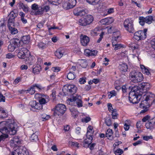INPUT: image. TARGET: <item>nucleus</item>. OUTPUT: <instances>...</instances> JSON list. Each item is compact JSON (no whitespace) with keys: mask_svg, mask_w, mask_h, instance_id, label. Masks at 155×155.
<instances>
[{"mask_svg":"<svg viewBox=\"0 0 155 155\" xmlns=\"http://www.w3.org/2000/svg\"><path fill=\"white\" fill-rule=\"evenodd\" d=\"M68 2H65L63 4V7L64 9H71L75 6L76 3V0H68Z\"/></svg>","mask_w":155,"mask_h":155,"instance_id":"obj_14","label":"nucleus"},{"mask_svg":"<svg viewBox=\"0 0 155 155\" xmlns=\"http://www.w3.org/2000/svg\"><path fill=\"white\" fill-rule=\"evenodd\" d=\"M91 52V50L88 49H86L84 50V53L85 55L90 56Z\"/></svg>","mask_w":155,"mask_h":155,"instance_id":"obj_62","label":"nucleus"},{"mask_svg":"<svg viewBox=\"0 0 155 155\" xmlns=\"http://www.w3.org/2000/svg\"><path fill=\"white\" fill-rule=\"evenodd\" d=\"M51 5H45L42 7H39L37 4L34 3L32 5L31 8L32 10H49Z\"/></svg>","mask_w":155,"mask_h":155,"instance_id":"obj_19","label":"nucleus"},{"mask_svg":"<svg viewBox=\"0 0 155 155\" xmlns=\"http://www.w3.org/2000/svg\"><path fill=\"white\" fill-rule=\"evenodd\" d=\"M37 132H35L33 134L31 137L30 139L31 140L33 141H36L38 140V137Z\"/></svg>","mask_w":155,"mask_h":155,"instance_id":"obj_43","label":"nucleus"},{"mask_svg":"<svg viewBox=\"0 0 155 155\" xmlns=\"http://www.w3.org/2000/svg\"><path fill=\"white\" fill-rule=\"evenodd\" d=\"M15 48H16L14 46L10 43V44L8 46V50L10 51H13Z\"/></svg>","mask_w":155,"mask_h":155,"instance_id":"obj_52","label":"nucleus"},{"mask_svg":"<svg viewBox=\"0 0 155 155\" xmlns=\"http://www.w3.org/2000/svg\"><path fill=\"white\" fill-rule=\"evenodd\" d=\"M17 10H12L9 14L8 16L10 17L8 21L10 19H14L13 22L14 23L15 18L18 15Z\"/></svg>","mask_w":155,"mask_h":155,"instance_id":"obj_23","label":"nucleus"},{"mask_svg":"<svg viewBox=\"0 0 155 155\" xmlns=\"http://www.w3.org/2000/svg\"><path fill=\"white\" fill-rule=\"evenodd\" d=\"M38 46L40 48H44L46 47V45L41 42L39 43Z\"/></svg>","mask_w":155,"mask_h":155,"instance_id":"obj_59","label":"nucleus"},{"mask_svg":"<svg viewBox=\"0 0 155 155\" xmlns=\"http://www.w3.org/2000/svg\"><path fill=\"white\" fill-rule=\"evenodd\" d=\"M67 103L69 105L77 106L79 107H82L83 106L81 97L78 95L73 96L71 98H68L67 100Z\"/></svg>","mask_w":155,"mask_h":155,"instance_id":"obj_3","label":"nucleus"},{"mask_svg":"<svg viewBox=\"0 0 155 155\" xmlns=\"http://www.w3.org/2000/svg\"><path fill=\"white\" fill-rule=\"evenodd\" d=\"M147 29H144L143 31H139L136 32L134 35V38L137 41L145 39L147 37Z\"/></svg>","mask_w":155,"mask_h":155,"instance_id":"obj_9","label":"nucleus"},{"mask_svg":"<svg viewBox=\"0 0 155 155\" xmlns=\"http://www.w3.org/2000/svg\"><path fill=\"white\" fill-rule=\"evenodd\" d=\"M150 44L152 48L155 50V38L152 39L151 40Z\"/></svg>","mask_w":155,"mask_h":155,"instance_id":"obj_54","label":"nucleus"},{"mask_svg":"<svg viewBox=\"0 0 155 155\" xmlns=\"http://www.w3.org/2000/svg\"><path fill=\"white\" fill-rule=\"evenodd\" d=\"M7 115L5 111L2 108H0V118H5Z\"/></svg>","mask_w":155,"mask_h":155,"instance_id":"obj_42","label":"nucleus"},{"mask_svg":"<svg viewBox=\"0 0 155 155\" xmlns=\"http://www.w3.org/2000/svg\"><path fill=\"white\" fill-rule=\"evenodd\" d=\"M134 21L131 19H127L124 21V27L127 31L133 33L134 31Z\"/></svg>","mask_w":155,"mask_h":155,"instance_id":"obj_7","label":"nucleus"},{"mask_svg":"<svg viewBox=\"0 0 155 155\" xmlns=\"http://www.w3.org/2000/svg\"><path fill=\"white\" fill-rule=\"evenodd\" d=\"M74 14L77 16H82L85 14L84 10H74Z\"/></svg>","mask_w":155,"mask_h":155,"instance_id":"obj_32","label":"nucleus"},{"mask_svg":"<svg viewBox=\"0 0 155 155\" xmlns=\"http://www.w3.org/2000/svg\"><path fill=\"white\" fill-rule=\"evenodd\" d=\"M30 55V52L26 48H23L18 51L17 56L20 59H24Z\"/></svg>","mask_w":155,"mask_h":155,"instance_id":"obj_12","label":"nucleus"},{"mask_svg":"<svg viewBox=\"0 0 155 155\" xmlns=\"http://www.w3.org/2000/svg\"><path fill=\"white\" fill-rule=\"evenodd\" d=\"M145 18L146 23L148 24H151L153 20V17L151 16H147Z\"/></svg>","mask_w":155,"mask_h":155,"instance_id":"obj_39","label":"nucleus"},{"mask_svg":"<svg viewBox=\"0 0 155 155\" xmlns=\"http://www.w3.org/2000/svg\"><path fill=\"white\" fill-rule=\"evenodd\" d=\"M40 68L38 67H35L33 68L32 71L35 74H38L40 71Z\"/></svg>","mask_w":155,"mask_h":155,"instance_id":"obj_55","label":"nucleus"},{"mask_svg":"<svg viewBox=\"0 0 155 155\" xmlns=\"http://www.w3.org/2000/svg\"><path fill=\"white\" fill-rule=\"evenodd\" d=\"M29 105L32 108L38 110H40L42 108V105L39 103L36 102L35 101H30Z\"/></svg>","mask_w":155,"mask_h":155,"instance_id":"obj_18","label":"nucleus"},{"mask_svg":"<svg viewBox=\"0 0 155 155\" xmlns=\"http://www.w3.org/2000/svg\"><path fill=\"white\" fill-rule=\"evenodd\" d=\"M50 117L49 115H47L45 114H43L41 115V119L43 121H46L48 120Z\"/></svg>","mask_w":155,"mask_h":155,"instance_id":"obj_41","label":"nucleus"},{"mask_svg":"<svg viewBox=\"0 0 155 155\" xmlns=\"http://www.w3.org/2000/svg\"><path fill=\"white\" fill-rule=\"evenodd\" d=\"M11 155H29L28 152L25 148L20 147L11 152Z\"/></svg>","mask_w":155,"mask_h":155,"instance_id":"obj_13","label":"nucleus"},{"mask_svg":"<svg viewBox=\"0 0 155 155\" xmlns=\"http://www.w3.org/2000/svg\"><path fill=\"white\" fill-rule=\"evenodd\" d=\"M41 88V87L40 85L38 84H35L31 86L27 90H25V91L26 93H28L31 94H32L35 93L36 89H40Z\"/></svg>","mask_w":155,"mask_h":155,"instance_id":"obj_16","label":"nucleus"},{"mask_svg":"<svg viewBox=\"0 0 155 155\" xmlns=\"http://www.w3.org/2000/svg\"><path fill=\"white\" fill-rule=\"evenodd\" d=\"M94 20L93 16L91 15H87L79 19V23L82 26H86L91 23Z\"/></svg>","mask_w":155,"mask_h":155,"instance_id":"obj_6","label":"nucleus"},{"mask_svg":"<svg viewBox=\"0 0 155 155\" xmlns=\"http://www.w3.org/2000/svg\"><path fill=\"white\" fill-rule=\"evenodd\" d=\"M99 30L98 28H95L91 31V34L92 36H95L99 34Z\"/></svg>","mask_w":155,"mask_h":155,"instance_id":"obj_40","label":"nucleus"},{"mask_svg":"<svg viewBox=\"0 0 155 155\" xmlns=\"http://www.w3.org/2000/svg\"><path fill=\"white\" fill-rule=\"evenodd\" d=\"M150 117L149 116L147 115L144 117L142 119V121L143 122H145L147 121H150Z\"/></svg>","mask_w":155,"mask_h":155,"instance_id":"obj_60","label":"nucleus"},{"mask_svg":"<svg viewBox=\"0 0 155 155\" xmlns=\"http://www.w3.org/2000/svg\"><path fill=\"white\" fill-rule=\"evenodd\" d=\"M70 144L71 145V146L76 147L77 148H79L80 147V145L79 143L76 142H70Z\"/></svg>","mask_w":155,"mask_h":155,"instance_id":"obj_50","label":"nucleus"},{"mask_svg":"<svg viewBox=\"0 0 155 155\" xmlns=\"http://www.w3.org/2000/svg\"><path fill=\"white\" fill-rule=\"evenodd\" d=\"M18 126L14 121L9 119L7 121L0 123V132L2 134L0 136V142L8 137V134H15L17 131Z\"/></svg>","mask_w":155,"mask_h":155,"instance_id":"obj_2","label":"nucleus"},{"mask_svg":"<svg viewBox=\"0 0 155 155\" xmlns=\"http://www.w3.org/2000/svg\"><path fill=\"white\" fill-rule=\"evenodd\" d=\"M114 21L112 18H107L101 20L100 23L102 25H109L112 23Z\"/></svg>","mask_w":155,"mask_h":155,"instance_id":"obj_21","label":"nucleus"},{"mask_svg":"<svg viewBox=\"0 0 155 155\" xmlns=\"http://www.w3.org/2000/svg\"><path fill=\"white\" fill-rule=\"evenodd\" d=\"M124 152L120 148L117 149L115 151V154L116 155H120L122 154Z\"/></svg>","mask_w":155,"mask_h":155,"instance_id":"obj_53","label":"nucleus"},{"mask_svg":"<svg viewBox=\"0 0 155 155\" xmlns=\"http://www.w3.org/2000/svg\"><path fill=\"white\" fill-rule=\"evenodd\" d=\"M108 108L109 111L110 112H112L115 109H114L112 107V104L110 103L108 104Z\"/></svg>","mask_w":155,"mask_h":155,"instance_id":"obj_58","label":"nucleus"},{"mask_svg":"<svg viewBox=\"0 0 155 155\" xmlns=\"http://www.w3.org/2000/svg\"><path fill=\"white\" fill-rule=\"evenodd\" d=\"M114 43H113L112 45L113 48H114V50L115 51L120 49L123 47V45L121 44H114Z\"/></svg>","mask_w":155,"mask_h":155,"instance_id":"obj_37","label":"nucleus"},{"mask_svg":"<svg viewBox=\"0 0 155 155\" xmlns=\"http://www.w3.org/2000/svg\"><path fill=\"white\" fill-rule=\"evenodd\" d=\"M108 94L109 98H110L116 95V93L114 90L110 92H108Z\"/></svg>","mask_w":155,"mask_h":155,"instance_id":"obj_47","label":"nucleus"},{"mask_svg":"<svg viewBox=\"0 0 155 155\" xmlns=\"http://www.w3.org/2000/svg\"><path fill=\"white\" fill-rule=\"evenodd\" d=\"M49 101V97L47 95H43L41 99H40L39 103L42 105L47 103Z\"/></svg>","mask_w":155,"mask_h":155,"instance_id":"obj_22","label":"nucleus"},{"mask_svg":"<svg viewBox=\"0 0 155 155\" xmlns=\"http://www.w3.org/2000/svg\"><path fill=\"white\" fill-rule=\"evenodd\" d=\"M147 129L151 130L154 128V125L153 123L150 121H148L146 124L145 125Z\"/></svg>","mask_w":155,"mask_h":155,"instance_id":"obj_33","label":"nucleus"},{"mask_svg":"<svg viewBox=\"0 0 155 155\" xmlns=\"http://www.w3.org/2000/svg\"><path fill=\"white\" fill-rule=\"evenodd\" d=\"M151 87V85L148 82H143L139 84L138 87H133L129 94V99L130 102L133 104L138 103L142 95L144 97L147 96L148 93H145Z\"/></svg>","mask_w":155,"mask_h":155,"instance_id":"obj_1","label":"nucleus"},{"mask_svg":"<svg viewBox=\"0 0 155 155\" xmlns=\"http://www.w3.org/2000/svg\"><path fill=\"white\" fill-rule=\"evenodd\" d=\"M19 9L23 10H26L28 9L27 5H24L23 3H20L19 5Z\"/></svg>","mask_w":155,"mask_h":155,"instance_id":"obj_49","label":"nucleus"},{"mask_svg":"<svg viewBox=\"0 0 155 155\" xmlns=\"http://www.w3.org/2000/svg\"><path fill=\"white\" fill-rule=\"evenodd\" d=\"M21 78L20 77H17L14 81L13 84H17L19 82L21 81Z\"/></svg>","mask_w":155,"mask_h":155,"instance_id":"obj_57","label":"nucleus"},{"mask_svg":"<svg viewBox=\"0 0 155 155\" xmlns=\"http://www.w3.org/2000/svg\"><path fill=\"white\" fill-rule=\"evenodd\" d=\"M91 120V118L89 116H87L83 118L81 121L83 122L87 123Z\"/></svg>","mask_w":155,"mask_h":155,"instance_id":"obj_51","label":"nucleus"},{"mask_svg":"<svg viewBox=\"0 0 155 155\" xmlns=\"http://www.w3.org/2000/svg\"><path fill=\"white\" fill-rule=\"evenodd\" d=\"M63 52L59 49L57 50L55 53V55L58 58H61L63 55Z\"/></svg>","mask_w":155,"mask_h":155,"instance_id":"obj_34","label":"nucleus"},{"mask_svg":"<svg viewBox=\"0 0 155 155\" xmlns=\"http://www.w3.org/2000/svg\"><path fill=\"white\" fill-rule=\"evenodd\" d=\"M52 110L54 111L53 114L54 116L60 117L62 116L65 112L66 107L64 104H59L55 106Z\"/></svg>","mask_w":155,"mask_h":155,"instance_id":"obj_4","label":"nucleus"},{"mask_svg":"<svg viewBox=\"0 0 155 155\" xmlns=\"http://www.w3.org/2000/svg\"><path fill=\"white\" fill-rule=\"evenodd\" d=\"M60 68L58 67H54L52 68L51 71L53 72H57L60 71Z\"/></svg>","mask_w":155,"mask_h":155,"instance_id":"obj_56","label":"nucleus"},{"mask_svg":"<svg viewBox=\"0 0 155 155\" xmlns=\"http://www.w3.org/2000/svg\"><path fill=\"white\" fill-rule=\"evenodd\" d=\"M145 18L143 17H140L139 18V22L140 24L141 25H144L145 23H146Z\"/></svg>","mask_w":155,"mask_h":155,"instance_id":"obj_45","label":"nucleus"},{"mask_svg":"<svg viewBox=\"0 0 155 155\" xmlns=\"http://www.w3.org/2000/svg\"><path fill=\"white\" fill-rule=\"evenodd\" d=\"M101 15L105 16L113 12V10H102Z\"/></svg>","mask_w":155,"mask_h":155,"instance_id":"obj_44","label":"nucleus"},{"mask_svg":"<svg viewBox=\"0 0 155 155\" xmlns=\"http://www.w3.org/2000/svg\"><path fill=\"white\" fill-rule=\"evenodd\" d=\"M111 113L112 118L113 119H117L118 118L119 114L116 109H115Z\"/></svg>","mask_w":155,"mask_h":155,"instance_id":"obj_36","label":"nucleus"},{"mask_svg":"<svg viewBox=\"0 0 155 155\" xmlns=\"http://www.w3.org/2000/svg\"><path fill=\"white\" fill-rule=\"evenodd\" d=\"M10 43L16 48L20 46V40L17 38H14L11 40Z\"/></svg>","mask_w":155,"mask_h":155,"instance_id":"obj_29","label":"nucleus"},{"mask_svg":"<svg viewBox=\"0 0 155 155\" xmlns=\"http://www.w3.org/2000/svg\"><path fill=\"white\" fill-rule=\"evenodd\" d=\"M140 68L142 72L144 74L147 75H149L150 74V73L149 71L148 68L145 67L143 65H140Z\"/></svg>","mask_w":155,"mask_h":155,"instance_id":"obj_28","label":"nucleus"},{"mask_svg":"<svg viewBox=\"0 0 155 155\" xmlns=\"http://www.w3.org/2000/svg\"><path fill=\"white\" fill-rule=\"evenodd\" d=\"M14 19L8 21V26L9 30L12 34L15 35L18 32V30L14 27V23L13 22Z\"/></svg>","mask_w":155,"mask_h":155,"instance_id":"obj_15","label":"nucleus"},{"mask_svg":"<svg viewBox=\"0 0 155 155\" xmlns=\"http://www.w3.org/2000/svg\"><path fill=\"white\" fill-rule=\"evenodd\" d=\"M51 4L53 5H57V4L59 3V0H48Z\"/></svg>","mask_w":155,"mask_h":155,"instance_id":"obj_61","label":"nucleus"},{"mask_svg":"<svg viewBox=\"0 0 155 155\" xmlns=\"http://www.w3.org/2000/svg\"><path fill=\"white\" fill-rule=\"evenodd\" d=\"M94 132L93 127L91 125H89L87 128V135L88 136H92Z\"/></svg>","mask_w":155,"mask_h":155,"instance_id":"obj_27","label":"nucleus"},{"mask_svg":"<svg viewBox=\"0 0 155 155\" xmlns=\"http://www.w3.org/2000/svg\"><path fill=\"white\" fill-rule=\"evenodd\" d=\"M153 95L152 94H147V96H146L145 99L144 101H143L140 104V107L141 108H144L145 107V105L143 103V102L145 101V102L147 101L148 100H150L151 97H153Z\"/></svg>","mask_w":155,"mask_h":155,"instance_id":"obj_24","label":"nucleus"},{"mask_svg":"<svg viewBox=\"0 0 155 155\" xmlns=\"http://www.w3.org/2000/svg\"><path fill=\"white\" fill-rule=\"evenodd\" d=\"M43 95H41L40 94H36L35 95V98L39 100L40 99H41Z\"/></svg>","mask_w":155,"mask_h":155,"instance_id":"obj_64","label":"nucleus"},{"mask_svg":"<svg viewBox=\"0 0 155 155\" xmlns=\"http://www.w3.org/2000/svg\"><path fill=\"white\" fill-rule=\"evenodd\" d=\"M119 68L121 71L125 72L127 71L128 67L126 64L123 63L119 64Z\"/></svg>","mask_w":155,"mask_h":155,"instance_id":"obj_26","label":"nucleus"},{"mask_svg":"<svg viewBox=\"0 0 155 155\" xmlns=\"http://www.w3.org/2000/svg\"><path fill=\"white\" fill-rule=\"evenodd\" d=\"M86 138H85L83 142V146L84 147H88L89 145L91 143V141L93 139V137L92 136H88L86 135Z\"/></svg>","mask_w":155,"mask_h":155,"instance_id":"obj_20","label":"nucleus"},{"mask_svg":"<svg viewBox=\"0 0 155 155\" xmlns=\"http://www.w3.org/2000/svg\"><path fill=\"white\" fill-rule=\"evenodd\" d=\"M62 90L64 93L68 94H73L76 92L77 88L73 84L66 85L64 86Z\"/></svg>","mask_w":155,"mask_h":155,"instance_id":"obj_11","label":"nucleus"},{"mask_svg":"<svg viewBox=\"0 0 155 155\" xmlns=\"http://www.w3.org/2000/svg\"><path fill=\"white\" fill-rule=\"evenodd\" d=\"M100 1L101 0H86L87 2L93 5L98 4L100 2Z\"/></svg>","mask_w":155,"mask_h":155,"instance_id":"obj_38","label":"nucleus"},{"mask_svg":"<svg viewBox=\"0 0 155 155\" xmlns=\"http://www.w3.org/2000/svg\"><path fill=\"white\" fill-rule=\"evenodd\" d=\"M43 10H31V14L32 15H39L42 13Z\"/></svg>","mask_w":155,"mask_h":155,"instance_id":"obj_48","label":"nucleus"},{"mask_svg":"<svg viewBox=\"0 0 155 155\" xmlns=\"http://www.w3.org/2000/svg\"><path fill=\"white\" fill-rule=\"evenodd\" d=\"M75 78V75L71 72L69 73L67 75V78L69 80H73Z\"/></svg>","mask_w":155,"mask_h":155,"instance_id":"obj_46","label":"nucleus"},{"mask_svg":"<svg viewBox=\"0 0 155 155\" xmlns=\"http://www.w3.org/2000/svg\"><path fill=\"white\" fill-rule=\"evenodd\" d=\"M131 80L134 83H137L142 81L143 79L142 74L138 71H132L130 74Z\"/></svg>","mask_w":155,"mask_h":155,"instance_id":"obj_5","label":"nucleus"},{"mask_svg":"<svg viewBox=\"0 0 155 155\" xmlns=\"http://www.w3.org/2000/svg\"><path fill=\"white\" fill-rule=\"evenodd\" d=\"M128 87L126 85L123 86L122 87V90L123 92L124 93H126L128 90Z\"/></svg>","mask_w":155,"mask_h":155,"instance_id":"obj_63","label":"nucleus"},{"mask_svg":"<svg viewBox=\"0 0 155 155\" xmlns=\"http://www.w3.org/2000/svg\"><path fill=\"white\" fill-rule=\"evenodd\" d=\"M21 143V140L18 137H15L11 140L10 144L11 147L13 148L14 151H15V150H17L18 149L19 146Z\"/></svg>","mask_w":155,"mask_h":155,"instance_id":"obj_10","label":"nucleus"},{"mask_svg":"<svg viewBox=\"0 0 155 155\" xmlns=\"http://www.w3.org/2000/svg\"><path fill=\"white\" fill-rule=\"evenodd\" d=\"M113 132L112 129H108L107 130L106 134V137L110 140H112L113 139L112 136Z\"/></svg>","mask_w":155,"mask_h":155,"instance_id":"obj_25","label":"nucleus"},{"mask_svg":"<svg viewBox=\"0 0 155 155\" xmlns=\"http://www.w3.org/2000/svg\"><path fill=\"white\" fill-rule=\"evenodd\" d=\"M129 47L132 50V54L131 55V57L133 58H137L138 59L140 54L139 45L135 43H131L129 45Z\"/></svg>","mask_w":155,"mask_h":155,"instance_id":"obj_8","label":"nucleus"},{"mask_svg":"<svg viewBox=\"0 0 155 155\" xmlns=\"http://www.w3.org/2000/svg\"><path fill=\"white\" fill-rule=\"evenodd\" d=\"M30 38L29 35L23 36L21 39V41L24 44H27L30 41Z\"/></svg>","mask_w":155,"mask_h":155,"instance_id":"obj_30","label":"nucleus"},{"mask_svg":"<svg viewBox=\"0 0 155 155\" xmlns=\"http://www.w3.org/2000/svg\"><path fill=\"white\" fill-rule=\"evenodd\" d=\"M70 110L71 112V114L73 117H75L78 116V112L75 108H74L73 107L70 108Z\"/></svg>","mask_w":155,"mask_h":155,"instance_id":"obj_31","label":"nucleus"},{"mask_svg":"<svg viewBox=\"0 0 155 155\" xmlns=\"http://www.w3.org/2000/svg\"><path fill=\"white\" fill-rule=\"evenodd\" d=\"M119 34H118L117 35H115V34L114 35V36L112 37V44L114 42V44L116 43L117 42L119 41V38L120 37Z\"/></svg>","mask_w":155,"mask_h":155,"instance_id":"obj_35","label":"nucleus"},{"mask_svg":"<svg viewBox=\"0 0 155 155\" xmlns=\"http://www.w3.org/2000/svg\"><path fill=\"white\" fill-rule=\"evenodd\" d=\"M80 41L81 45L84 46H87L90 41L89 38L87 36L81 35L80 36Z\"/></svg>","mask_w":155,"mask_h":155,"instance_id":"obj_17","label":"nucleus"}]
</instances>
